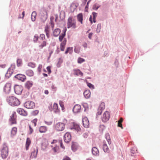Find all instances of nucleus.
<instances>
[{
	"label": "nucleus",
	"instance_id": "58836bf2",
	"mask_svg": "<svg viewBox=\"0 0 160 160\" xmlns=\"http://www.w3.org/2000/svg\"><path fill=\"white\" fill-rule=\"evenodd\" d=\"M77 148L76 143L75 142H73L72 145V150L73 151H75L77 150Z\"/></svg>",
	"mask_w": 160,
	"mask_h": 160
},
{
	"label": "nucleus",
	"instance_id": "a878e982",
	"mask_svg": "<svg viewBox=\"0 0 160 160\" xmlns=\"http://www.w3.org/2000/svg\"><path fill=\"white\" fill-rule=\"evenodd\" d=\"M92 153L94 155H97L99 154V151L97 148L95 147L93 148L92 149Z\"/></svg>",
	"mask_w": 160,
	"mask_h": 160
},
{
	"label": "nucleus",
	"instance_id": "473e14b6",
	"mask_svg": "<svg viewBox=\"0 0 160 160\" xmlns=\"http://www.w3.org/2000/svg\"><path fill=\"white\" fill-rule=\"evenodd\" d=\"M51 147H52V150L55 152H57L59 150V147L56 145H52Z\"/></svg>",
	"mask_w": 160,
	"mask_h": 160
},
{
	"label": "nucleus",
	"instance_id": "69168bd1",
	"mask_svg": "<svg viewBox=\"0 0 160 160\" xmlns=\"http://www.w3.org/2000/svg\"><path fill=\"white\" fill-rule=\"evenodd\" d=\"M44 93L45 94H48V93H49L48 91V90H45L44 91Z\"/></svg>",
	"mask_w": 160,
	"mask_h": 160
},
{
	"label": "nucleus",
	"instance_id": "37998d69",
	"mask_svg": "<svg viewBox=\"0 0 160 160\" xmlns=\"http://www.w3.org/2000/svg\"><path fill=\"white\" fill-rule=\"evenodd\" d=\"M17 66L18 67L20 66L22 64V60L21 59H18L17 60Z\"/></svg>",
	"mask_w": 160,
	"mask_h": 160
},
{
	"label": "nucleus",
	"instance_id": "4c0bfd02",
	"mask_svg": "<svg viewBox=\"0 0 160 160\" xmlns=\"http://www.w3.org/2000/svg\"><path fill=\"white\" fill-rule=\"evenodd\" d=\"M65 31H64L63 32V33H62L61 34V35L59 37V40L61 42L62 41L64 37L65 36Z\"/></svg>",
	"mask_w": 160,
	"mask_h": 160
},
{
	"label": "nucleus",
	"instance_id": "9d476101",
	"mask_svg": "<svg viewBox=\"0 0 160 160\" xmlns=\"http://www.w3.org/2000/svg\"><path fill=\"white\" fill-rule=\"evenodd\" d=\"M22 90V86L19 85H16L14 87V91L17 94H20L21 93Z\"/></svg>",
	"mask_w": 160,
	"mask_h": 160
},
{
	"label": "nucleus",
	"instance_id": "0e129e2a",
	"mask_svg": "<svg viewBox=\"0 0 160 160\" xmlns=\"http://www.w3.org/2000/svg\"><path fill=\"white\" fill-rule=\"evenodd\" d=\"M57 142V140H54L53 141L51 142V144H53L54 143Z\"/></svg>",
	"mask_w": 160,
	"mask_h": 160
},
{
	"label": "nucleus",
	"instance_id": "f704fd0d",
	"mask_svg": "<svg viewBox=\"0 0 160 160\" xmlns=\"http://www.w3.org/2000/svg\"><path fill=\"white\" fill-rule=\"evenodd\" d=\"M38 121V119L37 118H35L32 120L31 122V124L30 125H31L33 127H35L37 125V122Z\"/></svg>",
	"mask_w": 160,
	"mask_h": 160
},
{
	"label": "nucleus",
	"instance_id": "6e6d98bb",
	"mask_svg": "<svg viewBox=\"0 0 160 160\" xmlns=\"http://www.w3.org/2000/svg\"><path fill=\"white\" fill-rule=\"evenodd\" d=\"M42 65H39L38 67V71L39 72H40L42 70Z\"/></svg>",
	"mask_w": 160,
	"mask_h": 160
},
{
	"label": "nucleus",
	"instance_id": "aec40b11",
	"mask_svg": "<svg viewBox=\"0 0 160 160\" xmlns=\"http://www.w3.org/2000/svg\"><path fill=\"white\" fill-rule=\"evenodd\" d=\"M67 40L66 38H64L63 42L61 43L60 45V50L62 51H64L65 46L66 44Z\"/></svg>",
	"mask_w": 160,
	"mask_h": 160
},
{
	"label": "nucleus",
	"instance_id": "a19ab883",
	"mask_svg": "<svg viewBox=\"0 0 160 160\" xmlns=\"http://www.w3.org/2000/svg\"><path fill=\"white\" fill-rule=\"evenodd\" d=\"M45 13H46V14L45 15H44L43 16H42V14H41V18L43 20H46L47 19V12H45Z\"/></svg>",
	"mask_w": 160,
	"mask_h": 160
},
{
	"label": "nucleus",
	"instance_id": "6ab92c4d",
	"mask_svg": "<svg viewBox=\"0 0 160 160\" xmlns=\"http://www.w3.org/2000/svg\"><path fill=\"white\" fill-rule=\"evenodd\" d=\"M13 70L12 69H11V68H9L5 74L6 78H9L13 73Z\"/></svg>",
	"mask_w": 160,
	"mask_h": 160
},
{
	"label": "nucleus",
	"instance_id": "423d86ee",
	"mask_svg": "<svg viewBox=\"0 0 160 160\" xmlns=\"http://www.w3.org/2000/svg\"><path fill=\"white\" fill-rule=\"evenodd\" d=\"M110 118V113L108 111H105L103 114L102 119L104 122L108 121Z\"/></svg>",
	"mask_w": 160,
	"mask_h": 160
},
{
	"label": "nucleus",
	"instance_id": "4d7b16f0",
	"mask_svg": "<svg viewBox=\"0 0 160 160\" xmlns=\"http://www.w3.org/2000/svg\"><path fill=\"white\" fill-rule=\"evenodd\" d=\"M47 69L48 71V73L49 74H50L51 72V67L50 66H48L47 67Z\"/></svg>",
	"mask_w": 160,
	"mask_h": 160
},
{
	"label": "nucleus",
	"instance_id": "f257e3e1",
	"mask_svg": "<svg viewBox=\"0 0 160 160\" xmlns=\"http://www.w3.org/2000/svg\"><path fill=\"white\" fill-rule=\"evenodd\" d=\"M8 103L12 106H17L19 105L20 102L19 100L14 96H10L7 98Z\"/></svg>",
	"mask_w": 160,
	"mask_h": 160
},
{
	"label": "nucleus",
	"instance_id": "4468645a",
	"mask_svg": "<svg viewBox=\"0 0 160 160\" xmlns=\"http://www.w3.org/2000/svg\"><path fill=\"white\" fill-rule=\"evenodd\" d=\"M64 141L66 143L69 142L71 140V136L70 133L67 132L64 136Z\"/></svg>",
	"mask_w": 160,
	"mask_h": 160
},
{
	"label": "nucleus",
	"instance_id": "5701e85b",
	"mask_svg": "<svg viewBox=\"0 0 160 160\" xmlns=\"http://www.w3.org/2000/svg\"><path fill=\"white\" fill-rule=\"evenodd\" d=\"M47 128L46 126H41L39 128V131L40 133H45L47 131Z\"/></svg>",
	"mask_w": 160,
	"mask_h": 160
},
{
	"label": "nucleus",
	"instance_id": "393cba45",
	"mask_svg": "<svg viewBox=\"0 0 160 160\" xmlns=\"http://www.w3.org/2000/svg\"><path fill=\"white\" fill-rule=\"evenodd\" d=\"M26 74L29 77H32L34 75V72L31 70H28L26 71Z\"/></svg>",
	"mask_w": 160,
	"mask_h": 160
},
{
	"label": "nucleus",
	"instance_id": "dca6fc26",
	"mask_svg": "<svg viewBox=\"0 0 160 160\" xmlns=\"http://www.w3.org/2000/svg\"><path fill=\"white\" fill-rule=\"evenodd\" d=\"M82 122L83 126L86 128H88L89 126V123L88 119L86 117H84L82 119Z\"/></svg>",
	"mask_w": 160,
	"mask_h": 160
},
{
	"label": "nucleus",
	"instance_id": "7ed1b4c3",
	"mask_svg": "<svg viewBox=\"0 0 160 160\" xmlns=\"http://www.w3.org/2000/svg\"><path fill=\"white\" fill-rule=\"evenodd\" d=\"M65 125L64 123L58 122L55 126V129L58 131H63L65 128Z\"/></svg>",
	"mask_w": 160,
	"mask_h": 160
},
{
	"label": "nucleus",
	"instance_id": "c756f323",
	"mask_svg": "<svg viewBox=\"0 0 160 160\" xmlns=\"http://www.w3.org/2000/svg\"><path fill=\"white\" fill-rule=\"evenodd\" d=\"M17 131V128L15 127H13L11 131V134L12 136H13L16 135Z\"/></svg>",
	"mask_w": 160,
	"mask_h": 160
},
{
	"label": "nucleus",
	"instance_id": "bb28decb",
	"mask_svg": "<svg viewBox=\"0 0 160 160\" xmlns=\"http://www.w3.org/2000/svg\"><path fill=\"white\" fill-rule=\"evenodd\" d=\"M61 31L60 29L59 28H57L55 29L53 31V34L55 37L58 36L60 33Z\"/></svg>",
	"mask_w": 160,
	"mask_h": 160
},
{
	"label": "nucleus",
	"instance_id": "f03ea898",
	"mask_svg": "<svg viewBox=\"0 0 160 160\" xmlns=\"http://www.w3.org/2000/svg\"><path fill=\"white\" fill-rule=\"evenodd\" d=\"M67 28H72L75 29L76 28V22L75 19L73 18L72 16L69 17L67 21Z\"/></svg>",
	"mask_w": 160,
	"mask_h": 160
},
{
	"label": "nucleus",
	"instance_id": "cd10ccee",
	"mask_svg": "<svg viewBox=\"0 0 160 160\" xmlns=\"http://www.w3.org/2000/svg\"><path fill=\"white\" fill-rule=\"evenodd\" d=\"M83 94L86 98H88L90 96V92L89 90H86L84 92Z\"/></svg>",
	"mask_w": 160,
	"mask_h": 160
},
{
	"label": "nucleus",
	"instance_id": "ea45409f",
	"mask_svg": "<svg viewBox=\"0 0 160 160\" xmlns=\"http://www.w3.org/2000/svg\"><path fill=\"white\" fill-rule=\"evenodd\" d=\"M47 42L45 41H43L41 43V44L39 45V47L40 49H42L43 47H45L46 45Z\"/></svg>",
	"mask_w": 160,
	"mask_h": 160
},
{
	"label": "nucleus",
	"instance_id": "9b49d317",
	"mask_svg": "<svg viewBox=\"0 0 160 160\" xmlns=\"http://www.w3.org/2000/svg\"><path fill=\"white\" fill-rule=\"evenodd\" d=\"M105 103L103 102H101L99 105L98 110L97 114L98 115L101 114L102 111L105 109Z\"/></svg>",
	"mask_w": 160,
	"mask_h": 160
},
{
	"label": "nucleus",
	"instance_id": "f3484780",
	"mask_svg": "<svg viewBox=\"0 0 160 160\" xmlns=\"http://www.w3.org/2000/svg\"><path fill=\"white\" fill-rule=\"evenodd\" d=\"M81 109V106L79 104L75 105L73 109V111L75 113H78L80 112Z\"/></svg>",
	"mask_w": 160,
	"mask_h": 160
},
{
	"label": "nucleus",
	"instance_id": "5fc2aeb1",
	"mask_svg": "<svg viewBox=\"0 0 160 160\" xmlns=\"http://www.w3.org/2000/svg\"><path fill=\"white\" fill-rule=\"evenodd\" d=\"M45 31L46 33L49 32V28L48 26H46L45 27Z\"/></svg>",
	"mask_w": 160,
	"mask_h": 160
},
{
	"label": "nucleus",
	"instance_id": "864d4df0",
	"mask_svg": "<svg viewBox=\"0 0 160 160\" xmlns=\"http://www.w3.org/2000/svg\"><path fill=\"white\" fill-rule=\"evenodd\" d=\"M39 112V111L38 110H36L33 111L32 113V114L34 115H37Z\"/></svg>",
	"mask_w": 160,
	"mask_h": 160
},
{
	"label": "nucleus",
	"instance_id": "338daca9",
	"mask_svg": "<svg viewBox=\"0 0 160 160\" xmlns=\"http://www.w3.org/2000/svg\"><path fill=\"white\" fill-rule=\"evenodd\" d=\"M62 60H61V59H59V61L58 62V63L57 65H58L59 64H60L61 63H62Z\"/></svg>",
	"mask_w": 160,
	"mask_h": 160
},
{
	"label": "nucleus",
	"instance_id": "e2e57ef3",
	"mask_svg": "<svg viewBox=\"0 0 160 160\" xmlns=\"http://www.w3.org/2000/svg\"><path fill=\"white\" fill-rule=\"evenodd\" d=\"M92 34H93V33H90L89 34L88 38H89V39H91Z\"/></svg>",
	"mask_w": 160,
	"mask_h": 160
},
{
	"label": "nucleus",
	"instance_id": "20e7f679",
	"mask_svg": "<svg viewBox=\"0 0 160 160\" xmlns=\"http://www.w3.org/2000/svg\"><path fill=\"white\" fill-rule=\"evenodd\" d=\"M16 118L17 115L16 113L14 112H12L10 119V121L11 122V125L16 124Z\"/></svg>",
	"mask_w": 160,
	"mask_h": 160
},
{
	"label": "nucleus",
	"instance_id": "4be33fe9",
	"mask_svg": "<svg viewBox=\"0 0 160 160\" xmlns=\"http://www.w3.org/2000/svg\"><path fill=\"white\" fill-rule=\"evenodd\" d=\"M33 85V82L32 81H27L25 84V87L28 89H29Z\"/></svg>",
	"mask_w": 160,
	"mask_h": 160
},
{
	"label": "nucleus",
	"instance_id": "bf43d9fd",
	"mask_svg": "<svg viewBox=\"0 0 160 160\" xmlns=\"http://www.w3.org/2000/svg\"><path fill=\"white\" fill-rule=\"evenodd\" d=\"M62 160H71L70 158L69 157L66 156L64 157Z\"/></svg>",
	"mask_w": 160,
	"mask_h": 160
},
{
	"label": "nucleus",
	"instance_id": "c03bdc74",
	"mask_svg": "<svg viewBox=\"0 0 160 160\" xmlns=\"http://www.w3.org/2000/svg\"><path fill=\"white\" fill-rule=\"evenodd\" d=\"M85 61V59L81 58H79L78 59V63H81Z\"/></svg>",
	"mask_w": 160,
	"mask_h": 160
},
{
	"label": "nucleus",
	"instance_id": "39448f33",
	"mask_svg": "<svg viewBox=\"0 0 160 160\" xmlns=\"http://www.w3.org/2000/svg\"><path fill=\"white\" fill-rule=\"evenodd\" d=\"M8 155V149L6 146L3 147L1 151V156L3 158H6Z\"/></svg>",
	"mask_w": 160,
	"mask_h": 160
},
{
	"label": "nucleus",
	"instance_id": "79ce46f5",
	"mask_svg": "<svg viewBox=\"0 0 160 160\" xmlns=\"http://www.w3.org/2000/svg\"><path fill=\"white\" fill-rule=\"evenodd\" d=\"M59 104L62 108V110L63 111L65 109L63 102L62 101H60L59 102Z\"/></svg>",
	"mask_w": 160,
	"mask_h": 160
},
{
	"label": "nucleus",
	"instance_id": "7c9ffc66",
	"mask_svg": "<svg viewBox=\"0 0 160 160\" xmlns=\"http://www.w3.org/2000/svg\"><path fill=\"white\" fill-rule=\"evenodd\" d=\"M74 74L77 75H80L82 76L83 73L80 71V70H74Z\"/></svg>",
	"mask_w": 160,
	"mask_h": 160
},
{
	"label": "nucleus",
	"instance_id": "6e6552de",
	"mask_svg": "<svg viewBox=\"0 0 160 160\" xmlns=\"http://www.w3.org/2000/svg\"><path fill=\"white\" fill-rule=\"evenodd\" d=\"M11 89V84L10 83H7L4 85L3 88V91L6 93H9Z\"/></svg>",
	"mask_w": 160,
	"mask_h": 160
},
{
	"label": "nucleus",
	"instance_id": "a18cd8bd",
	"mask_svg": "<svg viewBox=\"0 0 160 160\" xmlns=\"http://www.w3.org/2000/svg\"><path fill=\"white\" fill-rule=\"evenodd\" d=\"M87 86L91 89H93L94 88V86L91 83L87 82Z\"/></svg>",
	"mask_w": 160,
	"mask_h": 160
},
{
	"label": "nucleus",
	"instance_id": "c9c22d12",
	"mask_svg": "<svg viewBox=\"0 0 160 160\" xmlns=\"http://www.w3.org/2000/svg\"><path fill=\"white\" fill-rule=\"evenodd\" d=\"M72 52V48L68 47L67 48L66 51H65V54H67L68 53H69L70 54H71Z\"/></svg>",
	"mask_w": 160,
	"mask_h": 160
},
{
	"label": "nucleus",
	"instance_id": "774afa93",
	"mask_svg": "<svg viewBox=\"0 0 160 160\" xmlns=\"http://www.w3.org/2000/svg\"><path fill=\"white\" fill-rule=\"evenodd\" d=\"M89 20L91 22V24L92 23V18L91 16L89 18Z\"/></svg>",
	"mask_w": 160,
	"mask_h": 160
},
{
	"label": "nucleus",
	"instance_id": "3c124183",
	"mask_svg": "<svg viewBox=\"0 0 160 160\" xmlns=\"http://www.w3.org/2000/svg\"><path fill=\"white\" fill-rule=\"evenodd\" d=\"M100 25L98 24V25L97 28V32L98 33L100 32Z\"/></svg>",
	"mask_w": 160,
	"mask_h": 160
},
{
	"label": "nucleus",
	"instance_id": "8fccbe9b",
	"mask_svg": "<svg viewBox=\"0 0 160 160\" xmlns=\"http://www.w3.org/2000/svg\"><path fill=\"white\" fill-rule=\"evenodd\" d=\"M38 36L37 34H35L33 38V41L34 42H37L38 40Z\"/></svg>",
	"mask_w": 160,
	"mask_h": 160
},
{
	"label": "nucleus",
	"instance_id": "72a5a7b5",
	"mask_svg": "<svg viewBox=\"0 0 160 160\" xmlns=\"http://www.w3.org/2000/svg\"><path fill=\"white\" fill-rule=\"evenodd\" d=\"M36 15L37 13L36 12L33 11L32 12L31 15V19L32 21H34L35 20Z\"/></svg>",
	"mask_w": 160,
	"mask_h": 160
},
{
	"label": "nucleus",
	"instance_id": "f8f14e48",
	"mask_svg": "<svg viewBox=\"0 0 160 160\" xmlns=\"http://www.w3.org/2000/svg\"><path fill=\"white\" fill-rule=\"evenodd\" d=\"M31 150V158H36L38 152V149L36 147L33 148Z\"/></svg>",
	"mask_w": 160,
	"mask_h": 160
},
{
	"label": "nucleus",
	"instance_id": "680f3d73",
	"mask_svg": "<svg viewBox=\"0 0 160 160\" xmlns=\"http://www.w3.org/2000/svg\"><path fill=\"white\" fill-rule=\"evenodd\" d=\"M51 88L54 91H56V88L54 85H52L51 86Z\"/></svg>",
	"mask_w": 160,
	"mask_h": 160
},
{
	"label": "nucleus",
	"instance_id": "603ef678",
	"mask_svg": "<svg viewBox=\"0 0 160 160\" xmlns=\"http://www.w3.org/2000/svg\"><path fill=\"white\" fill-rule=\"evenodd\" d=\"M45 38V36L44 34H41L40 36V38L42 40H43Z\"/></svg>",
	"mask_w": 160,
	"mask_h": 160
},
{
	"label": "nucleus",
	"instance_id": "13d9d810",
	"mask_svg": "<svg viewBox=\"0 0 160 160\" xmlns=\"http://www.w3.org/2000/svg\"><path fill=\"white\" fill-rule=\"evenodd\" d=\"M59 143L60 144L61 147L63 149H64L65 148V147L63 145L62 142V140H59Z\"/></svg>",
	"mask_w": 160,
	"mask_h": 160
},
{
	"label": "nucleus",
	"instance_id": "1a4fd4ad",
	"mask_svg": "<svg viewBox=\"0 0 160 160\" xmlns=\"http://www.w3.org/2000/svg\"><path fill=\"white\" fill-rule=\"evenodd\" d=\"M71 130H75L77 132H81V128L79 125L73 122L72 127L70 128Z\"/></svg>",
	"mask_w": 160,
	"mask_h": 160
},
{
	"label": "nucleus",
	"instance_id": "c85d7f7f",
	"mask_svg": "<svg viewBox=\"0 0 160 160\" xmlns=\"http://www.w3.org/2000/svg\"><path fill=\"white\" fill-rule=\"evenodd\" d=\"M105 138L109 144H110L111 143V141L109 134L108 133H107L105 134Z\"/></svg>",
	"mask_w": 160,
	"mask_h": 160
},
{
	"label": "nucleus",
	"instance_id": "09e8293b",
	"mask_svg": "<svg viewBox=\"0 0 160 160\" xmlns=\"http://www.w3.org/2000/svg\"><path fill=\"white\" fill-rule=\"evenodd\" d=\"M92 14L93 16V21L94 22H96L95 18L97 16V13L95 12H93Z\"/></svg>",
	"mask_w": 160,
	"mask_h": 160
},
{
	"label": "nucleus",
	"instance_id": "a211bd4d",
	"mask_svg": "<svg viewBox=\"0 0 160 160\" xmlns=\"http://www.w3.org/2000/svg\"><path fill=\"white\" fill-rule=\"evenodd\" d=\"M52 109L53 111L56 113H59L60 110L58 109V105L56 103H54L53 105Z\"/></svg>",
	"mask_w": 160,
	"mask_h": 160
},
{
	"label": "nucleus",
	"instance_id": "2eb2a0df",
	"mask_svg": "<svg viewBox=\"0 0 160 160\" xmlns=\"http://www.w3.org/2000/svg\"><path fill=\"white\" fill-rule=\"evenodd\" d=\"M17 111L19 114L23 116H26L28 115L27 112L22 108H18L17 109Z\"/></svg>",
	"mask_w": 160,
	"mask_h": 160
},
{
	"label": "nucleus",
	"instance_id": "e433bc0d",
	"mask_svg": "<svg viewBox=\"0 0 160 160\" xmlns=\"http://www.w3.org/2000/svg\"><path fill=\"white\" fill-rule=\"evenodd\" d=\"M103 148L104 151L105 152H109V148L106 144H104L103 145Z\"/></svg>",
	"mask_w": 160,
	"mask_h": 160
},
{
	"label": "nucleus",
	"instance_id": "b1692460",
	"mask_svg": "<svg viewBox=\"0 0 160 160\" xmlns=\"http://www.w3.org/2000/svg\"><path fill=\"white\" fill-rule=\"evenodd\" d=\"M31 143V141L30 139L28 138H27L25 146H26V150H28L29 149V147Z\"/></svg>",
	"mask_w": 160,
	"mask_h": 160
},
{
	"label": "nucleus",
	"instance_id": "49530a36",
	"mask_svg": "<svg viewBox=\"0 0 160 160\" xmlns=\"http://www.w3.org/2000/svg\"><path fill=\"white\" fill-rule=\"evenodd\" d=\"M33 126H32L31 125H29V134H31L32 132H33V129L32 128V127Z\"/></svg>",
	"mask_w": 160,
	"mask_h": 160
},
{
	"label": "nucleus",
	"instance_id": "2f4dec72",
	"mask_svg": "<svg viewBox=\"0 0 160 160\" xmlns=\"http://www.w3.org/2000/svg\"><path fill=\"white\" fill-rule=\"evenodd\" d=\"M123 121V119L122 118H121L118 121V126L120 127L122 129H123V127L122 126V123Z\"/></svg>",
	"mask_w": 160,
	"mask_h": 160
},
{
	"label": "nucleus",
	"instance_id": "0eeeda50",
	"mask_svg": "<svg viewBox=\"0 0 160 160\" xmlns=\"http://www.w3.org/2000/svg\"><path fill=\"white\" fill-rule=\"evenodd\" d=\"M24 107L28 109L33 108L35 107V104L33 102L29 101L24 103Z\"/></svg>",
	"mask_w": 160,
	"mask_h": 160
},
{
	"label": "nucleus",
	"instance_id": "052dcab7",
	"mask_svg": "<svg viewBox=\"0 0 160 160\" xmlns=\"http://www.w3.org/2000/svg\"><path fill=\"white\" fill-rule=\"evenodd\" d=\"M82 136L84 138H86L88 137V133L87 132L83 134Z\"/></svg>",
	"mask_w": 160,
	"mask_h": 160
},
{
	"label": "nucleus",
	"instance_id": "de8ad7c7",
	"mask_svg": "<svg viewBox=\"0 0 160 160\" xmlns=\"http://www.w3.org/2000/svg\"><path fill=\"white\" fill-rule=\"evenodd\" d=\"M28 66L32 68H34L35 67V64L33 62H30L28 63Z\"/></svg>",
	"mask_w": 160,
	"mask_h": 160
},
{
	"label": "nucleus",
	"instance_id": "412c9836",
	"mask_svg": "<svg viewBox=\"0 0 160 160\" xmlns=\"http://www.w3.org/2000/svg\"><path fill=\"white\" fill-rule=\"evenodd\" d=\"M78 21L80 22L82 24H83V17L82 13H80L77 15Z\"/></svg>",
	"mask_w": 160,
	"mask_h": 160
},
{
	"label": "nucleus",
	"instance_id": "ddd939ff",
	"mask_svg": "<svg viewBox=\"0 0 160 160\" xmlns=\"http://www.w3.org/2000/svg\"><path fill=\"white\" fill-rule=\"evenodd\" d=\"M15 77L22 82L24 81L26 79L25 75L21 74H17Z\"/></svg>",
	"mask_w": 160,
	"mask_h": 160
}]
</instances>
